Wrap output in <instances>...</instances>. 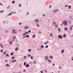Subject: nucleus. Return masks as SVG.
Here are the masks:
<instances>
[{
  "label": "nucleus",
  "mask_w": 73,
  "mask_h": 73,
  "mask_svg": "<svg viewBox=\"0 0 73 73\" xmlns=\"http://www.w3.org/2000/svg\"><path fill=\"white\" fill-rule=\"evenodd\" d=\"M62 24H63L64 25H65V26H67V25H68V23L66 20L62 22Z\"/></svg>",
  "instance_id": "obj_1"
},
{
  "label": "nucleus",
  "mask_w": 73,
  "mask_h": 73,
  "mask_svg": "<svg viewBox=\"0 0 73 73\" xmlns=\"http://www.w3.org/2000/svg\"><path fill=\"white\" fill-rule=\"evenodd\" d=\"M44 59L46 61H47V60H48V56H45L44 57Z\"/></svg>",
  "instance_id": "obj_2"
},
{
  "label": "nucleus",
  "mask_w": 73,
  "mask_h": 73,
  "mask_svg": "<svg viewBox=\"0 0 73 73\" xmlns=\"http://www.w3.org/2000/svg\"><path fill=\"white\" fill-rule=\"evenodd\" d=\"M16 45H17V47H16V48L15 49V50H19V48H18V47H19V44H17Z\"/></svg>",
  "instance_id": "obj_3"
},
{
  "label": "nucleus",
  "mask_w": 73,
  "mask_h": 73,
  "mask_svg": "<svg viewBox=\"0 0 73 73\" xmlns=\"http://www.w3.org/2000/svg\"><path fill=\"white\" fill-rule=\"evenodd\" d=\"M58 37V38H61V39H62V36L61 35H59Z\"/></svg>",
  "instance_id": "obj_4"
},
{
  "label": "nucleus",
  "mask_w": 73,
  "mask_h": 73,
  "mask_svg": "<svg viewBox=\"0 0 73 73\" xmlns=\"http://www.w3.org/2000/svg\"><path fill=\"white\" fill-rule=\"evenodd\" d=\"M73 26H72L71 27H70V30L71 31H72V28H73Z\"/></svg>",
  "instance_id": "obj_5"
},
{
  "label": "nucleus",
  "mask_w": 73,
  "mask_h": 73,
  "mask_svg": "<svg viewBox=\"0 0 73 73\" xmlns=\"http://www.w3.org/2000/svg\"><path fill=\"white\" fill-rule=\"evenodd\" d=\"M29 66V64H27L26 65V68H28V67Z\"/></svg>",
  "instance_id": "obj_6"
},
{
  "label": "nucleus",
  "mask_w": 73,
  "mask_h": 73,
  "mask_svg": "<svg viewBox=\"0 0 73 73\" xmlns=\"http://www.w3.org/2000/svg\"><path fill=\"white\" fill-rule=\"evenodd\" d=\"M58 11V9H55L54 10V11L53 12H57V11Z\"/></svg>",
  "instance_id": "obj_7"
},
{
  "label": "nucleus",
  "mask_w": 73,
  "mask_h": 73,
  "mask_svg": "<svg viewBox=\"0 0 73 73\" xmlns=\"http://www.w3.org/2000/svg\"><path fill=\"white\" fill-rule=\"evenodd\" d=\"M25 28L26 29H28V28H29V27L28 26H26L25 27Z\"/></svg>",
  "instance_id": "obj_8"
},
{
  "label": "nucleus",
  "mask_w": 73,
  "mask_h": 73,
  "mask_svg": "<svg viewBox=\"0 0 73 73\" xmlns=\"http://www.w3.org/2000/svg\"><path fill=\"white\" fill-rule=\"evenodd\" d=\"M16 30L15 29H14L13 30V32H12V33H14V34H15V31Z\"/></svg>",
  "instance_id": "obj_9"
},
{
  "label": "nucleus",
  "mask_w": 73,
  "mask_h": 73,
  "mask_svg": "<svg viewBox=\"0 0 73 73\" xmlns=\"http://www.w3.org/2000/svg\"><path fill=\"white\" fill-rule=\"evenodd\" d=\"M38 21V19H36V20H35L34 21L35 22H37Z\"/></svg>",
  "instance_id": "obj_10"
},
{
  "label": "nucleus",
  "mask_w": 73,
  "mask_h": 73,
  "mask_svg": "<svg viewBox=\"0 0 73 73\" xmlns=\"http://www.w3.org/2000/svg\"><path fill=\"white\" fill-rule=\"evenodd\" d=\"M72 7L70 5L68 6V9H70Z\"/></svg>",
  "instance_id": "obj_11"
},
{
  "label": "nucleus",
  "mask_w": 73,
  "mask_h": 73,
  "mask_svg": "<svg viewBox=\"0 0 73 73\" xmlns=\"http://www.w3.org/2000/svg\"><path fill=\"white\" fill-rule=\"evenodd\" d=\"M44 70L46 73H47L48 72V71H47V70L46 69H44Z\"/></svg>",
  "instance_id": "obj_12"
},
{
  "label": "nucleus",
  "mask_w": 73,
  "mask_h": 73,
  "mask_svg": "<svg viewBox=\"0 0 73 73\" xmlns=\"http://www.w3.org/2000/svg\"><path fill=\"white\" fill-rule=\"evenodd\" d=\"M63 37H64V38L66 37V34H64V35L63 36Z\"/></svg>",
  "instance_id": "obj_13"
},
{
  "label": "nucleus",
  "mask_w": 73,
  "mask_h": 73,
  "mask_svg": "<svg viewBox=\"0 0 73 73\" xmlns=\"http://www.w3.org/2000/svg\"><path fill=\"white\" fill-rule=\"evenodd\" d=\"M40 47L41 48H44V45H42L40 46Z\"/></svg>",
  "instance_id": "obj_14"
},
{
  "label": "nucleus",
  "mask_w": 73,
  "mask_h": 73,
  "mask_svg": "<svg viewBox=\"0 0 73 73\" xmlns=\"http://www.w3.org/2000/svg\"><path fill=\"white\" fill-rule=\"evenodd\" d=\"M58 31H59L60 32H61V30L60 29L58 28Z\"/></svg>",
  "instance_id": "obj_15"
},
{
  "label": "nucleus",
  "mask_w": 73,
  "mask_h": 73,
  "mask_svg": "<svg viewBox=\"0 0 73 73\" xmlns=\"http://www.w3.org/2000/svg\"><path fill=\"white\" fill-rule=\"evenodd\" d=\"M0 45L1 46L2 48H3V45L1 44H0Z\"/></svg>",
  "instance_id": "obj_16"
},
{
  "label": "nucleus",
  "mask_w": 73,
  "mask_h": 73,
  "mask_svg": "<svg viewBox=\"0 0 73 73\" xmlns=\"http://www.w3.org/2000/svg\"><path fill=\"white\" fill-rule=\"evenodd\" d=\"M15 3V1H12V4H13L14 3Z\"/></svg>",
  "instance_id": "obj_17"
},
{
  "label": "nucleus",
  "mask_w": 73,
  "mask_h": 73,
  "mask_svg": "<svg viewBox=\"0 0 73 73\" xmlns=\"http://www.w3.org/2000/svg\"><path fill=\"white\" fill-rule=\"evenodd\" d=\"M26 37H29V36L28 35H26Z\"/></svg>",
  "instance_id": "obj_18"
},
{
  "label": "nucleus",
  "mask_w": 73,
  "mask_h": 73,
  "mask_svg": "<svg viewBox=\"0 0 73 73\" xmlns=\"http://www.w3.org/2000/svg\"><path fill=\"white\" fill-rule=\"evenodd\" d=\"M64 52V50H62V51H61V53H63Z\"/></svg>",
  "instance_id": "obj_19"
},
{
  "label": "nucleus",
  "mask_w": 73,
  "mask_h": 73,
  "mask_svg": "<svg viewBox=\"0 0 73 73\" xmlns=\"http://www.w3.org/2000/svg\"><path fill=\"white\" fill-rule=\"evenodd\" d=\"M11 59H12L13 60H14V59H15V57L14 56H13L11 57Z\"/></svg>",
  "instance_id": "obj_20"
},
{
  "label": "nucleus",
  "mask_w": 73,
  "mask_h": 73,
  "mask_svg": "<svg viewBox=\"0 0 73 73\" xmlns=\"http://www.w3.org/2000/svg\"><path fill=\"white\" fill-rule=\"evenodd\" d=\"M13 54H14V53H13V52H12L11 54V56H12V55H13Z\"/></svg>",
  "instance_id": "obj_21"
},
{
  "label": "nucleus",
  "mask_w": 73,
  "mask_h": 73,
  "mask_svg": "<svg viewBox=\"0 0 73 73\" xmlns=\"http://www.w3.org/2000/svg\"><path fill=\"white\" fill-rule=\"evenodd\" d=\"M11 14H12L11 13H9V14L7 16H11Z\"/></svg>",
  "instance_id": "obj_22"
},
{
  "label": "nucleus",
  "mask_w": 73,
  "mask_h": 73,
  "mask_svg": "<svg viewBox=\"0 0 73 73\" xmlns=\"http://www.w3.org/2000/svg\"><path fill=\"white\" fill-rule=\"evenodd\" d=\"M48 61H49V62H52V61L51 60H50V59H48Z\"/></svg>",
  "instance_id": "obj_23"
},
{
  "label": "nucleus",
  "mask_w": 73,
  "mask_h": 73,
  "mask_svg": "<svg viewBox=\"0 0 73 73\" xmlns=\"http://www.w3.org/2000/svg\"><path fill=\"white\" fill-rule=\"evenodd\" d=\"M52 23L54 24H56V23L55 22H53Z\"/></svg>",
  "instance_id": "obj_24"
},
{
  "label": "nucleus",
  "mask_w": 73,
  "mask_h": 73,
  "mask_svg": "<svg viewBox=\"0 0 73 73\" xmlns=\"http://www.w3.org/2000/svg\"><path fill=\"white\" fill-rule=\"evenodd\" d=\"M45 48H48V45H46L45 46Z\"/></svg>",
  "instance_id": "obj_25"
},
{
  "label": "nucleus",
  "mask_w": 73,
  "mask_h": 73,
  "mask_svg": "<svg viewBox=\"0 0 73 73\" xmlns=\"http://www.w3.org/2000/svg\"><path fill=\"white\" fill-rule=\"evenodd\" d=\"M54 25L56 27V28H57V27H58V25Z\"/></svg>",
  "instance_id": "obj_26"
},
{
  "label": "nucleus",
  "mask_w": 73,
  "mask_h": 73,
  "mask_svg": "<svg viewBox=\"0 0 73 73\" xmlns=\"http://www.w3.org/2000/svg\"><path fill=\"white\" fill-rule=\"evenodd\" d=\"M35 36H36V35L34 34V36H33L32 37H35Z\"/></svg>",
  "instance_id": "obj_27"
},
{
  "label": "nucleus",
  "mask_w": 73,
  "mask_h": 73,
  "mask_svg": "<svg viewBox=\"0 0 73 73\" xmlns=\"http://www.w3.org/2000/svg\"><path fill=\"white\" fill-rule=\"evenodd\" d=\"M17 61V60H13L12 61V62L13 63V62H14V61Z\"/></svg>",
  "instance_id": "obj_28"
},
{
  "label": "nucleus",
  "mask_w": 73,
  "mask_h": 73,
  "mask_svg": "<svg viewBox=\"0 0 73 73\" xmlns=\"http://www.w3.org/2000/svg\"><path fill=\"white\" fill-rule=\"evenodd\" d=\"M69 22L70 24H71V23H72V22L70 21H69Z\"/></svg>",
  "instance_id": "obj_29"
},
{
  "label": "nucleus",
  "mask_w": 73,
  "mask_h": 73,
  "mask_svg": "<svg viewBox=\"0 0 73 73\" xmlns=\"http://www.w3.org/2000/svg\"><path fill=\"white\" fill-rule=\"evenodd\" d=\"M64 30H68V28H65Z\"/></svg>",
  "instance_id": "obj_30"
},
{
  "label": "nucleus",
  "mask_w": 73,
  "mask_h": 73,
  "mask_svg": "<svg viewBox=\"0 0 73 73\" xmlns=\"http://www.w3.org/2000/svg\"><path fill=\"white\" fill-rule=\"evenodd\" d=\"M28 51L29 52H30V51H31V49H29L28 50Z\"/></svg>",
  "instance_id": "obj_31"
},
{
  "label": "nucleus",
  "mask_w": 73,
  "mask_h": 73,
  "mask_svg": "<svg viewBox=\"0 0 73 73\" xmlns=\"http://www.w3.org/2000/svg\"><path fill=\"white\" fill-rule=\"evenodd\" d=\"M23 65H26V63L25 62H24Z\"/></svg>",
  "instance_id": "obj_32"
},
{
  "label": "nucleus",
  "mask_w": 73,
  "mask_h": 73,
  "mask_svg": "<svg viewBox=\"0 0 73 73\" xmlns=\"http://www.w3.org/2000/svg\"><path fill=\"white\" fill-rule=\"evenodd\" d=\"M23 72H26V70L24 69L23 70Z\"/></svg>",
  "instance_id": "obj_33"
},
{
  "label": "nucleus",
  "mask_w": 73,
  "mask_h": 73,
  "mask_svg": "<svg viewBox=\"0 0 73 73\" xmlns=\"http://www.w3.org/2000/svg\"><path fill=\"white\" fill-rule=\"evenodd\" d=\"M30 56H31V54H29V55L28 56V57H29Z\"/></svg>",
  "instance_id": "obj_34"
},
{
  "label": "nucleus",
  "mask_w": 73,
  "mask_h": 73,
  "mask_svg": "<svg viewBox=\"0 0 73 73\" xmlns=\"http://www.w3.org/2000/svg\"><path fill=\"white\" fill-rule=\"evenodd\" d=\"M6 53V52H4V53H3V54H5Z\"/></svg>",
  "instance_id": "obj_35"
},
{
  "label": "nucleus",
  "mask_w": 73,
  "mask_h": 73,
  "mask_svg": "<svg viewBox=\"0 0 73 73\" xmlns=\"http://www.w3.org/2000/svg\"><path fill=\"white\" fill-rule=\"evenodd\" d=\"M25 33H26V34H28V32H25Z\"/></svg>",
  "instance_id": "obj_36"
},
{
  "label": "nucleus",
  "mask_w": 73,
  "mask_h": 73,
  "mask_svg": "<svg viewBox=\"0 0 73 73\" xmlns=\"http://www.w3.org/2000/svg\"><path fill=\"white\" fill-rule=\"evenodd\" d=\"M34 64H36V61H34Z\"/></svg>",
  "instance_id": "obj_37"
},
{
  "label": "nucleus",
  "mask_w": 73,
  "mask_h": 73,
  "mask_svg": "<svg viewBox=\"0 0 73 73\" xmlns=\"http://www.w3.org/2000/svg\"><path fill=\"white\" fill-rule=\"evenodd\" d=\"M1 52H3V50H1L0 51Z\"/></svg>",
  "instance_id": "obj_38"
},
{
  "label": "nucleus",
  "mask_w": 73,
  "mask_h": 73,
  "mask_svg": "<svg viewBox=\"0 0 73 73\" xmlns=\"http://www.w3.org/2000/svg\"><path fill=\"white\" fill-rule=\"evenodd\" d=\"M10 61L11 63H12V60H10Z\"/></svg>",
  "instance_id": "obj_39"
},
{
  "label": "nucleus",
  "mask_w": 73,
  "mask_h": 73,
  "mask_svg": "<svg viewBox=\"0 0 73 73\" xmlns=\"http://www.w3.org/2000/svg\"><path fill=\"white\" fill-rule=\"evenodd\" d=\"M21 4H20L19 5V7H21Z\"/></svg>",
  "instance_id": "obj_40"
},
{
  "label": "nucleus",
  "mask_w": 73,
  "mask_h": 73,
  "mask_svg": "<svg viewBox=\"0 0 73 73\" xmlns=\"http://www.w3.org/2000/svg\"><path fill=\"white\" fill-rule=\"evenodd\" d=\"M28 32L29 33H31V30H29Z\"/></svg>",
  "instance_id": "obj_41"
},
{
  "label": "nucleus",
  "mask_w": 73,
  "mask_h": 73,
  "mask_svg": "<svg viewBox=\"0 0 73 73\" xmlns=\"http://www.w3.org/2000/svg\"><path fill=\"white\" fill-rule=\"evenodd\" d=\"M31 59H33V57H32V56H31Z\"/></svg>",
  "instance_id": "obj_42"
},
{
  "label": "nucleus",
  "mask_w": 73,
  "mask_h": 73,
  "mask_svg": "<svg viewBox=\"0 0 73 73\" xmlns=\"http://www.w3.org/2000/svg\"><path fill=\"white\" fill-rule=\"evenodd\" d=\"M39 34H41V31H39Z\"/></svg>",
  "instance_id": "obj_43"
},
{
  "label": "nucleus",
  "mask_w": 73,
  "mask_h": 73,
  "mask_svg": "<svg viewBox=\"0 0 73 73\" xmlns=\"http://www.w3.org/2000/svg\"><path fill=\"white\" fill-rule=\"evenodd\" d=\"M38 26H39V24H38L37 25V27H38Z\"/></svg>",
  "instance_id": "obj_44"
},
{
  "label": "nucleus",
  "mask_w": 73,
  "mask_h": 73,
  "mask_svg": "<svg viewBox=\"0 0 73 73\" xmlns=\"http://www.w3.org/2000/svg\"><path fill=\"white\" fill-rule=\"evenodd\" d=\"M65 7H68V5H65Z\"/></svg>",
  "instance_id": "obj_45"
},
{
  "label": "nucleus",
  "mask_w": 73,
  "mask_h": 73,
  "mask_svg": "<svg viewBox=\"0 0 73 73\" xmlns=\"http://www.w3.org/2000/svg\"><path fill=\"white\" fill-rule=\"evenodd\" d=\"M11 43H12V41H10V45H11V44H12Z\"/></svg>",
  "instance_id": "obj_46"
},
{
  "label": "nucleus",
  "mask_w": 73,
  "mask_h": 73,
  "mask_svg": "<svg viewBox=\"0 0 73 73\" xmlns=\"http://www.w3.org/2000/svg\"><path fill=\"white\" fill-rule=\"evenodd\" d=\"M11 14L14 13V12H11Z\"/></svg>",
  "instance_id": "obj_47"
},
{
  "label": "nucleus",
  "mask_w": 73,
  "mask_h": 73,
  "mask_svg": "<svg viewBox=\"0 0 73 73\" xmlns=\"http://www.w3.org/2000/svg\"><path fill=\"white\" fill-rule=\"evenodd\" d=\"M5 62H8V60H5Z\"/></svg>",
  "instance_id": "obj_48"
},
{
  "label": "nucleus",
  "mask_w": 73,
  "mask_h": 73,
  "mask_svg": "<svg viewBox=\"0 0 73 73\" xmlns=\"http://www.w3.org/2000/svg\"><path fill=\"white\" fill-rule=\"evenodd\" d=\"M8 54H6V56L8 57Z\"/></svg>",
  "instance_id": "obj_49"
},
{
  "label": "nucleus",
  "mask_w": 73,
  "mask_h": 73,
  "mask_svg": "<svg viewBox=\"0 0 73 73\" xmlns=\"http://www.w3.org/2000/svg\"><path fill=\"white\" fill-rule=\"evenodd\" d=\"M8 66V64H7L6 65V66Z\"/></svg>",
  "instance_id": "obj_50"
},
{
  "label": "nucleus",
  "mask_w": 73,
  "mask_h": 73,
  "mask_svg": "<svg viewBox=\"0 0 73 73\" xmlns=\"http://www.w3.org/2000/svg\"><path fill=\"white\" fill-rule=\"evenodd\" d=\"M27 57V56H24L23 58H26Z\"/></svg>",
  "instance_id": "obj_51"
},
{
  "label": "nucleus",
  "mask_w": 73,
  "mask_h": 73,
  "mask_svg": "<svg viewBox=\"0 0 73 73\" xmlns=\"http://www.w3.org/2000/svg\"><path fill=\"white\" fill-rule=\"evenodd\" d=\"M44 44H45V45H46V42H44Z\"/></svg>",
  "instance_id": "obj_52"
},
{
  "label": "nucleus",
  "mask_w": 73,
  "mask_h": 73,
  "mask_svg": "<svg viewBox=\"0 0 73 73\" xmlns=\"http://www.w3.org/2000/svg\"><path fill=\"white\" fill-rule=\"evenodd\" d=\"M19 25H21L22 24L21 23H19Z\"/></svg>",
  "instance_id": "obj_53"
},
{
  "label": "nucleus",
  "mask_w": 73,
  "mask_h": 73,
  "mask_svg": "<svg viewBox=\"0 0 73 73\" xmlns=\"http://www.w3.org/2000/svg\"><path fill=\"white\" fill-rule=\"evenodd\" d=\"M52 34H50V36H52Z\"/></svg>",
  "instance_id": "obj_54"
},
{
  "label": "nucleus",
  "mask_w": 73,
  "mask_h": 73,
  "mask_svg": "<svg viewBox=\"0 0 73 73\" xmlns=\"http://www.w3.org/2000/svg\"><path fill=\"white\" fill-rule=\"evenodd\" d=\"M13 38H16V37H15H15L13 36Z\"/></svg>",
  "instance_id": "obj_55"
},
{
  "label": "nucleus",
  "mask_w": 73,
  "mask_h": 73,
  "mask_svg": "<svg viewBox=\"0 0 73 73\" xmlns=\"http://www.w3.org/2000/svg\"><path fill=\"white\" fill-rule=\"evenodd\" d=\"M51 59H52V58H53V57H52V56H51Z\"/></svg>",
  "instance_id": "obj_56"
},
{
  "label": "nucleus",
  "mask_w": 73,
  "mask_h": 73,
  "mask_svg": "<svg viewBox=\"0 0 73 73\" xmlns=\"http://www.w3.org/2000/svg\"><path fill=\"white\" fill-rule=\"evenodd\" d=\"M59 69H61V66L59 67Z\"/></svg>",
  "instance_id": "obj_57"
},
{
  "label": "nucleus",
  "mask_w": 73,
  "mask_h": 73,
  "mask_svg": "<svg viewBox=\"0 0 73 73\" xmlns=\"http://www.w3.org/2000/svg\"><path fill=\"white\" fill-rule=\"evenodd\" d=\"M8 32V31H6L5 32Z\"/></svg>",
  "instance_id": "obj_58"
},
{
  "label": "nucleus",
  "mask_w": 73,
  "mask_h": 73,
  "mask_svg": "<svg viewBox=\"0 0 73 73\" xmlns=\"http://www.w3.org/2000/svg\"><path fill=\"white\" fill-rule=\"evenodd\" d=\"M41 73H43V72H42V70H41L40 71Z\"/></svg>",
  "instance_id": "obj_59"
},
{
  "label": "nucleus",
  "mask_w": 73,
  "mask_h": 73,
  "mask_svg": "<svg viewBox=\"0 0 73 73\" xmlns=\"http://www.w3.org/2000/svg\"><path fill=\"white\" fill-rule=\"evenodd\" d=\"M45 16V14H43L42 15V16L44 17Z\"/></svg>",
  "instance_id": "obj_60"
},
{
  "label": "nucleus",
  "mask_w": 73,
  "mask_h": 73,
  "mask_svg": "<svg viewBox=\"0 0 73 73\" xmlns=\"http://www.w3.org/2000/svg\"><path fill=\"white\" fill-rule=\"evenodd\" d=\"M4 12V11H1V12Z\"/></svg>",
  "instance_id": "obj_61"
},
{
  "label": "nucleus",
  "mask_w": 73,
  "mask_h": 73,
  "mask_svg": "<svg viewBox=\"0 0 73 73\" xmlns=\"http://www.w3.org/2000/svg\"><path fill=\"white\" fill-rule=\"evenodd\" d=\"M26 33H24L23 34V35H26Z\"/></svg>",
  "instance_id": "obj_62"
},
{
  "label": "nucleus",
  "mask_w": 73,
  "mask_h": 73,
  "mask_svg": "<svg viewBox=\"0 0 73 73\" xmlns=\"http://www.w3.org/2000/svg\"><path fill=\"white\" fill-rule=\"evenodd\" d=\"M28 14H29V12H28L27 14V15H28Z\"/></svg>",
  "instance_id": "obj_63"
},
{
  "label": "nucleus",
  "mask_w": 73,
  "mask_h": 73,
  "mask_svg": "<svg viewBox=\"0 0 73 73\" xmlns=\"http://www.w3.org/2000/svg\"><path fill=\"white\" fill-rule=\"evenodd\" d=\"M18 73H21V72L20 71L18 72Z\"/></svg>",
  "instance_id": "obj_64"
}]
</instances>
